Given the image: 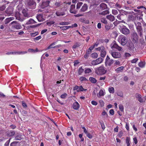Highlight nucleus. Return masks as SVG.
<instances>
[{"mask_svg": "<svg viewBox=\"0 0 146 146\" xmlns=\"http://www.w3.org/2000/svg\"><path fill=\"white\" fill-rule=\"evenodd\" d=\"M22 106L24 108H26L27 107V105L26 103H25L24 101H22Z\"/></svg>", "mask_w": 146, "mask_h": 146, "instance_id": "69168bd1", "label": "nucleus"}, {"mask_svg": "<svg viewBox=\"0 0 146 146\" xmlns=\"http://www.w3.org/2000/svg\"><path fill=\"white\" fill-rule=\"evenodd\" d=\"M91 72V70L90 68H87L86 69L85 72L86 74L89 73Z\"/></svg>", "mask_w": 146, "mask_h": 146, "instance_id": "e2e57ef3", "label": "nucleus"}, {"mask_svg": "<svg viewBox=\"0 0 146 146\" xmlns=\"http://www.w3.org/2000/svg\"><path fill=\"white\" fill-rule=\"evenodd\" d=\"M138 65L140 67L142 68L144 67L145 63L142 62H140L139 63Z\"/></svg>", "mask_w": 146, "mask_h": 146, "instance_id": "a18cd8bd", "label": "nucleus"}, {"mask_svg": "<svg viewBox=\"0 0 146 146\" xmlns=\"http://www.w3.org/2000/svg\"><path fill=\"white\" fill-rule=\"evenodd\" d=\"M118 41L121 45H125L127 42V37L125 36L121 35L118 38Z\"/></svg>", "mask_w": 146, "mask_h": 146, "instance_id": "f03ea898", "label": "nucleus"}, {"mask_svg": "<svg viewBox=\"0 0 146 146\" xmlns=\"http://www.w3.org/2000/svg\"><path fill=\"white\" fill-rule=\"evenodd\" d=\"M5 18V16L2 13H0V21H2Z\"/></svg>", "mask_w": 146, "mask_h": 146, "instance_id": "ea45409f", "label": "nucleus"}, {"mask_svg": "<svg viewBox=\"0 0 146 146\" xmlns=\"http://www.w3.org/2000/svg\"><path fill=\"white\" fill-rule=\"evenodd\" d=\"M91 52V46L88 49L86 53V54L84 55V57L85 59H88L89 57L90 53Z\"/></svg>", "mask_w": 146, "mask_h": 146, "instance_id": "ddd939ff", "label": "nucleus"}, {"mask_svg": "<svg viewBox=\"0 0 146 146\" xmlns=\"http://www.w3.org/2000/svg\"><path fill=\"white\" fill-rule=\"evenodd\" d=\"M88 9V6L86 4H84L82 6V8L80 10V12H83L86 11Z\"/></svg>", "mask_w": 146, "mask_h": 146, "instance_id": "aec40b11", "label": "nucleus"}, {"mask_svg": "<svg viewBox=\"0 0 146 146\" xmlns=\"http://www.w3.org/2000/svg\"><path fill=\"white\" fill-rule=\"evenodd\" d=\"M15 132L14 130H10L7 133V135L8 137H11L15 135Z\"/></svg>", "mask_w": 146, "mask_h": 146, "instance_id": "5701e85b", "label": "nucleus"}, {"mask_svg": "<svg viewBox=\"0 0 146 146\" xmlns=\"http://www.w3.org/2000/svg\"><path fill=\"white\" fill-rule=\"evenodd\" d=\"M102 115L103 116H104L105 117V118H107L108 117V115L107 113L104 110L102 112Z\"/></svg>", "mask_w": 146, "mask_h": 146, "instance_id": "49530a36", "label": "nucleus"}, {"mask_svg": "<svg viewBox=\"0 0 146 146\" xmlns=\"http://www.w3.org/2000/svg\"><path fill=\"white\" fill-rule=\"evenodd\" d=\"M104 91H104L103 90L101 89L99 92V94H97V96L99 98L101 96H104L105 94V92Z\"/></svg>", "mask_w": 146, "mask_h": 146, "instance_id": "bb28decb", "label": "nucleus"}, {"mask_svg": "<svg viewBox=\"0 0 146 146\" xmlns=\"http://www.w3.org/2000/svg\"><path fill=\"white\" fill-rule=\"evenodd\" d=\"M100 21L102 23L106 25L108 23L107 21L106 20V18H102L100 19Z\"/></svg>", "mask_w": 146, "mask_h": 146, "instance_id": "c03bdc74", "label": "nucleus"}, {"mask_svg": "<svg viewBox=\"0 0 146 146\" xmlns=\"http://www.w3.org/2000/svg\"><path fill=\"white\" fill-rule=\"evenodd\" d=\"M67 96L66 93H64V94H62L60 96V97L61 98L64 99Z\"/></svg>", "mask_w": 146, "mask_h": 146, "instance_id": "774afa93", "label": "nucleus"}, {"mask_svg": "<svg viewBox=\"0 0 146 146\" xmlns=\"http://www.w3.org/2000/svg\"><path fill=\"white\" fill-rule=\"evenodd\" d=\"M117 94L120 97H123V93L121 91H119L117 92Z\"/></svg>", "mask_w": 146, "mask_h": 146, "instance_id": "680f3d73", "label": "nucleus"}, {"mask_svg": "<svg viewBox=\"0 0 146 146\" xmlns=\"http://www.w3.org/2000/svg\"><path fill=\"white\" fill-rule=\"evenodd\" d=\"M100 3L99 0H92V6L98 5Z\"/></svg>", "mask_w": 146, "mask_h": 146, "instance_id": "a878e982", "label": "nucleus"}, {"mask_svg": "<svg viewBox=\"0 0 146 146\" xmlns=\"http://www.w3.org/2000/svg\"><path fill=\"white\" fill-rule=\"evenodd\" d=\"M110 13L109 11L108 10L104 11L101 12L99 13V15H105L107 14H109Z\"/></svg>", "mask_w": 146, "mask_h": 146, "instance_id": "473e14b6", "label": "nucleus"}, {"mask_svg": "<svg viewBox=\"0 0 146 146\" xmlns=\"http://www.w3.org/2000/svg\"><path fill=\"white\" fill-rule=\"evenodd\" d=\"M106 54V52L105 50V49H104V50H102L101 51V56L103 57H104Z\"/></svg>", "mask_w": 146, "mask_h": 146, "instance_id": "2f4dec72", "label": "nucleus"}, {"mask_svg": "<svg viewBox=\"0 0 146 146\" xmlns=\"http://www.w3.org/2000/svg\"><path fill=\"white\" fill-rule=\"evenodd\" d=\"M103 60V58L100 57L98 58L95 60H92V65H96L99 64L102 62Z\"/></svg>", "mask_w": 146, "mask_h": 146, "instance_id": "39448f33", "label": "nucleus"}, {"mask_svg": "<svg viewBox=\"0 0 146 146\" xmlns=\"http://www.w3.org/2000/svg\"><path fill=\"white\" fill-rule=\"evenodd\" d=\"M138 36L137 33H133L132 35V40L134 43H137L138 41Z\"/></svg>", "mask_w": 146, "mask_h": 146, "instance_id": "423d86ee", "label": "nucleus"}, {"mask_svg": "<svg viewBox=\"0 0 146 146\" xmlns=\"http://www.w3.org/2000/svg\"><path fill=\"white\" fill-rule=\"evenodd\" d=\"M62 3L60 2H56L55 3V5L56 7H58L60 6Z\"/></svg>", "mask_w": 146, "mask_h": 146, "instance_id": "603ef678", "label": "nucleus"}, {"mask_svg": "<svg viewBox=\"0 0 146 146\" xmlns=\"http://www.w3.org/2000/svg\"><path fill=\"white\" fill-rule=\"evenodd\" d=\"M15 28L17 29H20L21 28V26L19 23L16 24L14 25Z\"/></svg>", "mask_w": 146, "mask_h": 146, "instance_id": "37998d69", "label": "nucleus"}, {"mask_svg": "<svg viewBox=\"0 0 146 146\" xmlns=\"http://www.w3.org/2000/svg\"><path fill=\"white\" fill-rule=\"evenodd\" d=\"M49 1H46L43 2L42 3V5L44 6V7L48 6L49 4Z\"/></svg>", "mask_w": 146, "mask_h": 146, "instance_id": "c9c22d12", "label": "nucleus"}, {"mask_svg": "<svg viewBox=\"0 0 146 146\" xmlns=\"http://www.w3.org/2000/svg\"><path fill=\"white\" fill-rule=\"evenodd\" d=\"M108 91L110 93L113 94L115 90L113 87H111L109 88Z\"/></svg>", "mask_w": 146, "mask_h": 146, "instance_id": "e433bc0d", "label": "nucleus"}, {"mask_svg": "<svg viewBox=\"0 0 146 146\" xmlns=\"http://www.w3.org/2000/svg\"><path fill=\"white\" fill-rule=\"evenodd\" d=\"M83 3L82 2H78L77 3L76 5V8L79 9L80 8V7L82 5Z\"/></svg>", "mask_w": 146, "mask_h": 146, "instance_id": "864d4df0", "label": "nucleus"}, {"mask_svg": "<svg viewBox=\"0 0 146 146\" xmlns=\"http://www.w3.org/2000/svg\"><path fill=\"white\" fill-rule=\"evenodd\" d=\"M14 19L13 17H10L7 18L5 19V24H7L9 23L11 21Z\"/></svg>", "mask_w": 146, "mask_h": 146, "instance_id": "c756f323", "label": "nucleus"}, {"mask_svg": "<svg viewBox=\"0 0 146 146\" xmlns=\"http://www.w3.org/2000/svg\"><path fill=\"white\" fill-rule=\"evenodd\" d=\"M36 18L39 22L43 21L44 20L43 18V15L42 14H39L37 15Z\"/></svg>", "mask_w": 146, "mask_h": 146, "instance_id": "412c9836", "label": "nucleus"}, {"mask_svg": "<svg viewBox=\"0 0 146 146\" xmlns=\"http://www.w3.org/2000/svg\"><path fill=\"white\" fill-rule=\"evenodd\" d=\"M137 31L141 37L143 36V29L142 27H136Z\"/></svg>", "mask_w": 146, "mask_h": 146, "instance_id": "f8f14e48", "label": "nucleus"}, {"mask_svg": "<svg viewBox=\"0 0 146 146\" xmlns=\"http://www.w3.org/2000/svg\"><path fill=\"white\" fill-rule=\"evenodd\" d=\"M124 68V67L121 66L117 68L116 70V71L117 73H119L122 72Z\"/></svg>", "mask_w": 146, "mask_h": 146, "instance_id": "7c9ffc66", "label": "nucleus"}, {"mask_svg": "<svg viewBox=\"0 0 146 146\" xmlns=\"http://www.w3.org/2000/svg\"><path fill=\"white\" fill-rule=\"evenodd\" d=\"M130 139L129 137H127L126 138L125 141L127 145V146H130V143L129 142L130 141Z\"/></svg>", "mask_w": 146, "mask_h": 146, "instance_id": "f704fd0d", "label": "nucleus"}, {"mask_svg": "<svg viewBox=\"0 0 146 146\" xmlns=\"http://www.w3.org/2000/svg\"><path fill=\"white\" fill-rule=\"evenodd\" d=\"M100 7L102 10H105L107 8V5L104 3H101L100 5Z\"/></svg>", "mask_w": 146, "mask_h": 146, "instance_id": "cd10ccee", "label": "nucleus"}, {"mask_svg": "<svg viewBox=\"0 0 146 146\" xmlns=\"http://www.w3.org/2000/svg\"><path fill=\"white\" fill-rule=\"evenodd\" d=\"M11 138H10L5 143L4 146H9Z\"/></svg>", "mask_w": 146, "mask_h": 146, "instance_id": "bf43d9fd", "label": "nucleus"}, {"mask_svg": "<svg viewBox=\"0 0 146 146\" xmlns=\"http://www.w3.org/2000/svg\"><path fill=\"white\" fill-rule=\"evenodd\" d=\"M112 11V13L114 15H116L118 13L116 9H113Z\"/></svg>", "mask_w": 146, "mask_h": 146, "instance_id": "4d7b16f0", "label": "nucleus"}, {"mask_svg": "<svg viewBox=\"0 0 146 146\" xmlns=\"http://www.w3.org/2000/svg\"><path fill=\"white\" fill-rule=\"evenodd\" d=\"M125 15L123 14H119L117 16V17L119 20H121L119 21V23H125V22L123 20V19L125 18Z\"/></svg>", "mask_w": 146, "mask_h": 146, "instance_id": "1a4fd4ad", "label": "nucleus"}, {"mask_svg": "<svg viewBox=\"0 0 146 146\" xmlns=\"http://www.w3.org/2000/svg\"><path fill=\"white\" fill-rule=\"evenodd\" d=\"M21 15L18 12H16L15 13V17L19 21H21L22 19L21 17Z\"/></svg>", "mask_w": 146, "mask_h": 146, "instance_id": "6ab92c4d", "label": "nucleus"}, {"mask_svg": "<svg viewBox=\"0 0 146 146\" xmlns=\"http://www.w3.org/2000/svg\"><path fill=\"white\" fill-rule=\"evenodd\" d=\"M56 14V15L58 17L63 16L65 15L64 12L62 10H59L57 11Z\"/></svg>", "mask_w": 146, "mask_h": 146, "instance_id": "2eb2a0df", "label": "nucleus"}, {"mask_svg": "<svg viewBox=\"0 0 146 146\" xmlns=\"http://www.w3.org/2000/svg\"><path fill=\"white\" fill-rule=\"evenodd\" d=\"M113 60L111 59V60L107 61L105 62V64L106 66H111L113 63Z\"/></svg>", "mask_w": 146, "mask_h": 146, "instance_id": "393cba45", "label": "nucleus"}, {"mask_svg": "<svg viewBox=\"0 0 146 146\" xmlns=\"http://www.w3.org/2000/svg\"><path fill=\"white\" fill-rule=\"evenodd\" d=\"M135 24L136 27H141V24L140 22H138L137 23H135Z\"/></svg>", "mask_w": 146, "mask_h": 146, "instance_id": "0e129e2a", "label": "nucleus"}, {"mask_svg": "<svg viewBox=\"0 0 146 146\" xmlns=\"http://www.w3.org/2000/svg\"><path fill=\"white\" fill-rule=\"evenodd\" d=\"M111 48L117 49L119 51H121V50L122 48L119 46L117 44L114 43Z\"/></svg>", "mask_w": 146, "mask_h": 146, "instance_id": "b1692460", "label": "nucleus"}, {"mask_svg": "<svg viewBox=\"0 0 146 146\" xmlns=\"http://www.w3.org/2000/svg\"><path fill=\"white\" fill-rule=\"evenodd\" d=\"M104 47L103 46H102L100 47H99L97 48H96V50H98V51H100V52L102 50H104Z\"/></svg>", "mask_w": 146, "mask_h": 146, "instance_id": "6e6d98bb", "label": "nucleus"}, {"mask_svg": "<svg viewBox=\"0 0 146 146\" xmlns=\"http://www.w3.org/2000/svg\"><path fill=\"white\" fill-rule=\"evenodd\" d=\"M15 135V140L20 141L22 139L23 136L19 133H17Z\"/></svg>", "mask_w": 146, "mask_h": 146, "instance_id": "9d476101", "label": "nucleus"}, {"mask_svg": "<svg viewBox=\"0 0 146 146\" xmlns=\"http://www.w3.org/2000/svg\"><path fill=\"white\" fill-rule=\"evenodd\" d=\"M79 86H76L74 87L73 90H76L77 92H80V90H79Z\"/></svg>", "mask_w": 146, "mask_h": 146, "instance_id": "052dcab7", "label": "nucleus"}, {"mask_svg": "<svg viewBox=\"0 0 146 146\" xmlns=\"http://www.w3.org/2000/svg\"><path fill=\"white\" fill-rule=\"evenodd\" d=\"M127 45L129 50L133 52V51H134V45L133 43L131 41L128 42L127 44Z\"/></svg>", "mask_w": 146, "mask_h": 146, "instance_id": "6e6552de", "label": "nucleus"}, {"mask_svg": "<svg viewBox=\"0 0 146 146\" xmlns=\"http://www.w3.org/2000/svg\"><path fill=\"white\" fill-rule=\"evenodd\" d=\"M135 97L138 99L140 103H142L144 102L143 99L141 97V96L140 94L137 93L135 95Z\"/></svg>", "mask_w": 146, "mask_h": 146, "instance_id": "f3484780", "label": "nucleus"}, {"mask_svg": "<svg viewBox=\"0 0 146 146\" xmlns=\"http://www.w3.org/2000/svg\"><path fill=\"white\" fill-rule=\"evenodd\" d=\"M22 13L23 14V15L25 17H29V15L28 14L27 9H24L22 11Z\"/></svg>", "mask_w": 146, "mask_h": 146, "instance_id": "c85d7f7f", "label": "nucleus"}, {"mask_svg": "<svg viewBox=\"0 0 146 146\" xmlns=\"http://www.w3.org/2000/svg\"><path fill=\"white\" fill-rule=\"evenodd\" d=\"M81 45V44L79 42L76 43L72 46V48L73 49H76L77 48L80 46Z\"/></svg>", "mask_w": 146, "mask_h": 146, "instance_id": "72a5a7b5", "label": "nucleus"}, {"mask_svg": "<svg viewBox=\"0 0 146 146\" xmlns=\"http://www.w3.org/2000/svg\"><path fill=\"white\" fill-rule=\"evenodd\" d=\"M36 22L33 19H29L27 23V24H33L35 23Z\"/></svg>", "mask_w": 146, "mask_h": 146, "instance_id": "58836bf2", "label": "nucleus"}, {"mask_svg": "<svg viewBox=\"0 0 146 146\" xmlns=\"http://www.w3.org/2000/svg\"><path fill=\"white\" fill-rule=\"evenodd\" d=\"M98 56V54L97 53L94 52L92 53V57L94 58H96Z\"/></svg>", "mask_w": 146, "mask_h": 146, "instance_id": "8fccbe9b", "label": "nucleus"}, {"mask_svg": "<svg viewBox=\"0 0 146 146\" xmlns=\"http://www.w3.org/2000/svg\"><path fill=\"white\" fill-rule=\"evenodd\" d=\"M70 11L71 13L74 14L76 13L77 11L75 10V5H71Z\"/></svg>", "mask_w": 146, "mask_h": 146, "instance_id": "4468645a", "label": "nucleus"}, {"mask_svg": "<svg viewBox=\"0 0 146 146\" xmlns=\"http://www.w3.org/2000/svg\"><path fill=\"white\" fill-rule=\"evenodd\" d=\"M80 80L81 81H87L88 80L84 77L82 76L80 78Z\"/></svg>", "mask_w": 146, "mask_h": 146, "instance_id": "13d9d810", "label": "nucleus"}, {"mask_svg": "<svg viewBox=\"0 0 146 146\" xmlns=\"http://www.w3.org/2000/svg\"><path fill=\"white\" fill-rule=\"evenodd\" d=\"M27 52L26 51L25 52H15L14 54H24L26 53Z\"/></svg>", "mask_w": 146, "mask_h": 146, "instance_id": "de8ad7c7", "label": "nucleus"}, {"mask_svg": "<svg viewBox=\"0 0 146 146\" xmlns=\"http://www.w3.org/2000/svg\"><path fill=\"white\" fill-rule=\"evenodd\" d=\"M128 20L129 21H133L135 20L134 16L132 15H129L128 16Z\"/></svg>", "mask_w": 146, "mask_h": 146, "instance_id": "4c0bfd02", "label": "nucleus"}, {"mask_svg": "<svg viewBox=\"0 0 146 146\" xmlns=\"http://www.w3.org/2000/svg\"><path fill=\"white\" fill-rule=\"evenodd\" d=\"M119 108L120 110L122 112L123 111L124 107L122 104H120L119 106Z\"/></svg>", "mask_w": 146, "mask_h": 146, "instance_id": "5fc2aeb1", "label": "nucleus"}, {"mask_svg": "<svg viewBox=\"0 0 146 146\" xmlns=\"http://www.w3.org/2000/svg\"><path fill=\"white\" fill-rule=\"evenodd\" d=\"M72 107L74 110H78L80 107V105L77 102H76L73 104Z\"/></svg>", "mask_w": 146, "mask_h": 146, "instance_id": "dca6fc26", "label": "nucleus"}, {"mask_svg": "<svg viewBox=\"0 0 146 146\" xmlns=\"http://www.w3.org/2000/svg\"><path fill=\"white\" fill-rule=\"evenodd\" d=\"M111 54L112 56L115 58H118L121 57L120 53L118 52H111Z\"/></svg>", "mask_w": 146, "mask_h": 146, "instance_id": "0eeeda50", "label": "nucleus"}, {"mask_svg": "<svg viewBox=\"0 0 146 146\" xmlns=\"http://www.w3.org/2000/svg\"><path fill=\"white\" fill-rule=\"evenodd\" d=\"M36 2L33 0H30L27 3L28 7L30 9H34L36 7Z\"/></svg>", "mask_w": 146, "mask_h": 146, "instance_id": "7ed1b4c3", "label": "nucleus"}, {"mask_svg": "<svg viewBox=\"0 0 146 146\" xmlns=\"http://www.w3.org/2000/svg\"><path fill=\"white\" fill-rule=\"evenodd\" d=\"M82 136L83 134H80L79 135V138L81 139V141H83L84 140V138L82 137Z\"/></svg>", "mask_w": 146, "mask_h": 146, "instance_id": "338daca9", "label": "nucleus"}, {"mask_svg": "<svg viewBox=\"0 0 146 146\" xmlns=\"http://www.w3.org/2000/svg\"><path fill=\"white\" fill-rule=\"evenodd\" d=\"M5 12L7 15H11L13 13V9L11 7H9L7 8Z\"/></svg>", "mask_w": 146, "mask_h": 146, "instance_id": "9b49d317", "label": "nucleus"}, {"mask_svg": "<svg viewBox=\"0 0 146 146\" xmlns=\"http://www.w3.org/2000/svg\"><path fill=\"white\" fill-rule=\"evenodd\" d=\"M84 69L82 68V67H80L79 69L78 72L79 75H81V73L84 72Z\"/></svg>", "mask_w": 146, "mask_h": 146, "instance_id": "3c124183", "label": "nucleus"}, {"mask_svg": "<svg viewBox=\"0 0 146 146\" xmlns=\"http://www.w3.org/2000/svg\"><path fill=\"white\" fill-rule=\"evenodd\" d=\"M28 51L29 52H36L38 51H39L37 48H36L35 49H29L28 50Z\"/></svg>", "mask_w": 146, "mask_h": 146, "instance_id": "a19ab883", "label": "nucleus"}, {"mask_svg": "<svg viewBox=\"0 0 146 146\" xmlns=\"http://www.w3.org/2000/svg\"><path fill=\"white\" fill-rule=\"evenodd\" d=\"M120 30L121 32L124 35H127L130 33L129 30L124 25H123Z\"/></svg>", "mask_w": 146, "mask_h": 146, "instance_id": "20e7f679", "label": "nucleus"}, {"mask_svg": "<svg viewBox=\"0 0 146 146\" xmlns=\"http://www.w3.org/2000/svg\"><path fill=\"white\" fill-rule=\"evenodd\" d=\"M95 72L99 76H102L106 74L107 72L106 68L103 65H102L95 69Z\"/></svg>", "mask_w": 146, "mask_h": 146, "instance_id": "f257e3e1", "label": "nucleus"}, {"mask_svg": "<svg viewBox=\"0 0 146 146\" xmlns=\"http://www.w3.org/2000/svg\"><path fill=\"white\" fill-rule=\"evenodd\" d=\"M106 18L111 22L113 21L115 19V17L111 14L106 16Z\"/></svg>", "mask_w": 146, "mask_h": 146, "instance_id": "4be33fe9", "label": "nucleus"}, {"mask_svg": "<svg viewBox=\"0 0 146 146\" xmlns=\"http://www.w3.org/2000/svg\"><path fill=\"white\" fill-rule=\"evenodd\" d=\"M113 26V25L111 23H110L108 24H106L105 25V29L106 31H108L111 28H112Z\"/></svg>", "mask_w": 146, "mask_h": 146, "instance_id": "a211bd4d", "label": "nucleus"}, {"mask_svg": "<svg viewBox=\"0 0 146 146\" xmlns=\"http://www.w3.org/2000/svg\"><path fill=\"white\" fill-rule=\"evenodd\" d=\"M19 143V142L17 141H13L10 144V146H17L18 143Z\"/></svg>", "mask_w": 146, "mask_h": 146, "instance_id": "79ce46f5", "label": "nucleus"}, {"mask_svg": "<svg viewBox=\"0 0 146 146\" xmlns=\"http://www.w3.org/2000/svg\"><path fill=\"white\" fill-rule=\"evenodd\" d=\"M69 23L68 22H61L59 23V25H67L69 24Z\"/></svg>", "mask_w": 146, "mask_h": 146, "instance_id": "09e8293b", "label": "nucleus"}]
</instances>
